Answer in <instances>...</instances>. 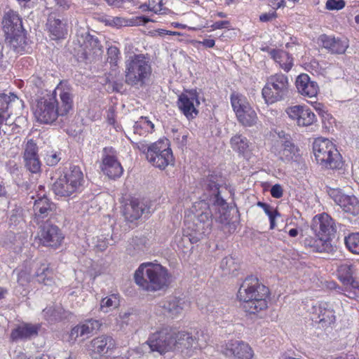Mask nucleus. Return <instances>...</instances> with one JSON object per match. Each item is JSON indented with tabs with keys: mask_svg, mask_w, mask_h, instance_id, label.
Returning a JSON list of instances; mask_svg holds the SVG:
<instances>
[{
	"mask_svg": "<svg viewBox=\"0 0 359 359\" xmlns=\"http://www.w3.org/2000/svg\"><path fill=\"white\" fill-rule=\"evenodd\" d=\"M192 215L184 221L186 229L182 242L191 244L198 243L210 233L212 228V211L205 201L195 202L191 209Z\"/></svg>",
	"mask_w": 359,
	"mask_h": 359,
	"instance_id": "obj_1",
	"label": "nucleus"
},
{
	"mask_svg": "<svg viewBox=\"0 0 359 359\" xmlns=\"http://www.w3.org/2000/svg\"><path fill=\"white\" fill-rule=\"evenodd\" d=\"M269 291L258 278L253 276L247 277L238 290V297L243 302V309L255 314L267 308L266 298Z\"/></svg>",
	"mask_w": 359,
	"mask_h": 359,
	"instance_id": "obj_2",
	"label": "nucleus"
},
{
	"mask_svg": "<svg viewBox=\"0 0 359 359\" xmlns=\"http://www.w3.org/2000/svg\"><path fill=\"white\" fill-rule=\"evenodd\" d=\"M134 279L143 290L151 292L165 289L171 283L167 269L151 262L142 264L136 270Z\"/></svg>",
	"mask_w": 359,
	"mask_h": 359,
	"instance_id": "obj_3",
	"label": "nucleus"
},
{
	"mask_svg": "<svg viewBox=\"0 0 359 359\" xmlns=\"http://www.w3.org/2000/svg\"><path fill=\"white\" fill-rule=\"evenodd\" d=\"M152 73L149 59L144 54L130 55L125 62V82L137 89L143 88Z\"/></svg>",
	"mask_w": 359,
	"mask_h": 359,
	"instance_id": "obj_4",
	"label": "nucleus"
},
{
	"mask_svg": "<svg viewBox=\"0 0 359 359\" xmlns=\"http://www.w3.org/2000/svg\"><path fill=\"white\" fill-rule=\"evenodd\" d=\"M84 182L83 173L78 165H72L53 185L54 193L60 196H69L79 191Z\"/></svg>",
	"mask_w": 359,
	"mask_h": 359,
	"instance_id": "obj_5",
	"label": "nucleus"
},
{
	"mask_svg": "<svg viewBox=\"0 0 359 359\" xmlns=\"http://www.w3.org/2000/svg\"><path fill=\"white\" fill-rule=\"evenodd\" d=\"M313 150L317 162L330 169L341 168L343 163L335 145L328 139L317 138L313 144Z\"/></svg>",
	"mask_w": 359,
	"mask_h": 359,
	"instance_id": "obj_6",
	"label": "nucleus"
},
{
	"mask_svg": "<svg viewBox=\"0 0 359 359\" xmlns=\"http://www.w3.org/2000/svg\"><path fill=\"white\" fill-rule=\"evenodd\" d=\"M288 93V78L283 74L270 76L262 91V97L268 104L284 100Z\"/></svg>",
	"mask_w": 359,
	"mask_h": 359,
	"instance_id": "obj_7",
	"label": "nucleus"
},
{
	"mask_svg": "<svg viewBox=\"0 0 359 359\" xmlns=\"http://www.w3.org/2000/svg\"><path fill=\"white\" fill-rule=\"evenodd\" d=\"M58 101L54 95L46 94L37 100L34 109V116L37 121L42 123H52L60 116L57 107Z\"/></svg>",
	"mask_w": 359,
	"mask_h": 359,
	"instance_id": "obj_8",
	"label": "nucleus"
},
{
	"mask_svg": "<svg viewBox=\"0 0 359 359\" xmlns=\"http://www.w3.org/2000/svg\"><path fill=\"white\" fill-rule=\"evenodd\" d=\"M197 337L191 333L185 331H180L172 333L173 349L172 351H179L185 353L189 356H191L194 351L197 349H201L206 346L205 339L199 338V332H197Z\"/></svg>",
	"mask_w": 359,
	"mask_h": 359,
	"instance_id": "obj_9",
	"label": "nucleus"
},
{
	"mask_svg": "<svg viewBox=\"0 0 359 359\" xmlns=\"http://www.w3.org/2000/svg\"><path fill=\"white\" fill-rule=\"evenodd\" d=\"M148 347L149 353L163 355L165 353L172 351V333L167 328L161 329L149 335L148 339L143 344V348Z\"/></svg>",
	"mask_w": 359,
	"mask_h": 359,
	"instance_id": "obj_10",
	"label": "nucleus"
},
{
	"mask_svg": "<svg viewBox=\"0 0 359 359\" xmlns=\"http://www.w3.org/2000/svg\"><path fill=\"white\" fill-rule=\"evenodd\" d=\"M231 103L239 123L248 127L252 126L256 123L257 114L245 97L233 93L231 95Z\"/></svg>",
	"mask_w": 359,
	"mask_h": 359,
	"instance_id": "obj_11",
	"label": "nucleus"
},
{
	"mask_svg": "<svg viewBox=\"0 0 359 359\" xmlns=\"http://www.w3.org/2000/svg\"><path fill=\"white\" fill-rule=\"evenodd\" d=\"M148 161L161 170L173 163L172 152L167 139L152 143V149L148 154Z\"/></svg>",
	"mask_w": 359,
	"mask_h": 359,
	"instance_id": "obj_12",
	"label": "nucleus"
},
{
	"mask_svg": "<svg viewBox=\"0 0 359 359\" xmlns=\"http://www.w3.org/2000/svg\"><path fill=\"white\" fill-rule=\"evenodd\" d=\"M355 266L352 264L344 263L338 268V277L343 283L342 291L350 299L359 298V282L354 279Z\"/></svg>",
	"mask_w": 359,
	"mask_h": 359,
	"instance_id": "obj_13",
	"label": "nucleus"
},
{
	"mask_svg": "<svg viewBox=\"0 0 359 359\" xmlns=\"http://www.w3.org/2000/svg\"><path fill=\"white\" fill-rule=\"evenodd\" d=\"M36 197L37 198L35 199L34 196H31V198L34 199L33 205L34 220L39 224L45 219L48 221L49 218L54 215L56 213L57 206L45 194H37Z\"/></svg>",
	"mask_w": 359,
	"mask_h": 359,
	"instance_id": "obj_14",
	"label": "nucleus"
},
{
	"mask_svg": "<svg viewBox=\"0 0 359 359\" xmlns=\"http://www.w3.org/2000/svg\"><path fill=\"white\" fill-rule=\"evenodd\" d=\"M101 326L99 320L95 319H87L72 328L67 335L66 341L69 344H74L78 339L83 341L90 337L93 333L98 330Z\"/></svg>",
	"mask_w": 359,
	"mask_h": 359,
	"instance_id": "obj_15",
	"label": "nucleus"
},
{
	"mask_svg": "<svg viewBox=\"0 0 359 359\" xmlns=\"http://www.w3.org/2000/svg\"><path fill=\"white\" fill-rule=\"evenodd\" d=\"M103 53L102 46L97 38L88 34L77 52L78 60L92 62L99 59Z\"/></svg>",
	"mask_w": 359,
	"mask_h": 359,
	"instance_id": "obj_16",
	"label": "nucleus"
},
{
	"mask_svg": "<svg viewBox=\"0 0 359 359\" xmlns=\"http://www.w3.org/2000/svg\"><path fill=\"white\" fill-rule=\"evenodd\" d=\"M38 237L43 246L55 250L61 245L65 238L58 226L49 223H45L40 227Z\"/></svg>",
	"mask_w": 359,
	"mask_h": 359,
	"instance_id": "obj_17",
	"label": "nucleus"
},
{
	"mask_svg": "<svg viewBox=\"0 0 359 359\" xmlns=\"http://www.w3.org/2000/svg\"><path fill=\"white\" fill-rule=\"evenodd\" d=\"M101 169L109 178H117L122 175L123 169L117 159L116 150L112 147L103 149Z\"/></svg>",
	"mask_w": 359,
	"mask_h": 359,
	"instance_id": "obj_18",
	"label": "nucleus"
},
{
	"mask_svg": "<svg viewBox=\"0 0 359 359\" xmlns=\"http://www.w3.org/2000/svg\"><path fill=\"white\" fill-rule=\"evenodd\" d=\"M50 95L55 97L58 95L60 102L57 107L60 111V116L67 115L72 109L74 104V89L71 85L66 81H61Z\"/></svg>",
	"mask_w": 359,
	"mask_h": 359,
	"instance_id": "obj_19",
	"label": "nucleus"
},
{
	"mask_svg": "<svg viewBox=\"0 0 359 359\" xmlns=\"http://www.w3.org/2000/svg\"><path fill=\"white\" fill-rule=\"evenodd\" d=\"M222 353L229 359H252L253 351L242 341H229L221 348Z\"/></svg>",
	"mask_w": 359,
	"mask_h": 359,
	"instance_id": "obj_20",
	"label": "nucleus"
},
{
	"mask_svg": "<svg viewBox=\"0 0 359 359\" xmlns=\"http://www.w3.org/2000/svg\"><path fill=\"white\" fill-rule=\"evenodd\" d=\"M328 194L344 212L353 215L359 214V201L355 196L346 195L339 189H330Z\"/></svg>",
	"mask_w": 359,
	"mask_h": 359,
	"instance_id": "obj_21",
	"label": "nucleus"
},
{
	"mask_svg": "<svg viewBox=\"0 0 359 359\" xmlns=\"http://www.w3.org/2000/svg\"><path fill=\"white\" fill-rule=\"evenodd\" d=\"M311 230L319 236L329 238L336 232L337 227L332 218L326 213L316 215L312 221Z\"/></svg>",
	"mask_w": 359,
	"mask_h": 359,
	"instance_id": "obj_22",
	"label": "nucleus"
},
{
	"mask_svg": "<svg viewBox=\"0 0 359 359\" xmlns=\"http://www.w3.org/2000/svg\"><path fill=\"white\" fill-rule=\"evenodd\" d=\"M285 112L299 126H309L316 121L315 114L309 108L302 105L290 107Z\"/></svg>",
	"mask_w": 359,
	"mask_h": 359,
	"instance_id": "obj_23",
	"label": "nucleus"
},
{
	"mask_svg": "<svg viewBox=\"0 0 359 359\" xmlns=\"http://www.w3.org/2000/svg\"><path fill=\"white\" fill-rule=\"evenodd\" d=\"M271 151L280 161L285 163L298 161L299 149L292 141H286L285 143L273 144Z\"/></svg>",
	"mask_w": 359,
	"mask_h": 359,
	"instance_id": "obj_24",
	"label": "nucleus"
},
{
	"mask_svg": "<svg viewBox=\"0 0 359 359\" xmlns=\"http://www.w3.org/2000/svg\"><path fill=\"white\" fill-rule=\"evenodd\" d=\"M312 313L317 316L316 321L321 323L323 327L329 326L335 321V312L333 305L329 302H318L313 306Z\"/></svg>",
	"mask_w": 359,
	"mask_h": 359,
	"instance_id": "obj_25",
	"label": "nucleus"
},
{
	"mask_svg": "<svg viewBox=\"0 0 359 359\" xmlns=\"http://www.w3.org/2000/svg\"><path fill=\"white\" fill-rule=\"evenodd\" d=\"M318 41L320 44L332 54H343L348 47V41L346 38L322 34Z\"/></svg>",
	"mask_w": 359,
	"mask_h": 359,
	"instance_id": "obj_26",
	"label": "nucleus"
},
{
	"mask_svg": "<svg viewBox=\"0 0 359 359\" xmlns=\"http://www.w3.org/2000/svg\"><path fill=\"white\" fill-rule=\"evenodd\" d=\"M185 301L177 297H168L161 301L158 306L163 309V313L171 318L177 317L184 309Z\"/></svg>",
	"mask_w": 359,
	"mask_h": 359,
	"instance_id": "obj_27",
	"label": "nucleus"
},
{
	"mask_svg": "<svg viewBox=\"0 0 359 359\" xmlns=\"http://www.w3.org/2000/svg\"><path fill=\"white\" fill-rule=\"evenodd\" d=\"M296 87L299 94L311 99L316 97L319 90L317 83L311 81L306 74H302L297 76Z\"/></svg>",
	"mask_w": 359,
	"mask_h": 359,
	"instance_id": "obj_28",
	"label": "nucleus"
},
{
	"mask_svg": "<svg viewBox=\"0 0 359 359\" xmlns=\"http://www.w3.org/2000/svg\"><path fill=\"white\" fill-rule=\"evenodd\" d=\"M40 325L22 323L16 326L11 333V339L13 341L29 340L38 335Z\"/></svg>",
	"mask_w": 359,
	"mask_h": 359,
	"instance_id": "obj_29",
	"label": "nucleus"
},
{
	"mask_svg": "<svg viewBox=\"0 0 359 359\" xmlns=\"http://www.w3.org/2000/svg\"><path fill=\"white\" fill-rule=\"evenodd\" d=\"M22 101L13 93H11L10 95L5 93H0V125L4 122L6 123V125L11 124L8 122V119L13 113L11 109L14 104L18 105Z\"/></svg>",
	"mask_w": 359,
	"mask_h": 359,
	"instance_id": "obj_30",
	"label": "nucleus"
},
{
	"mask_svg": "<svg viewBox=\"0 0 359 359\" xmlns=\"http://www.w3.org/2000/svg\"><path fill=\"white\" fill-rule=\"evenodd\" d=\"M5 41L7 46L15 53L22 54L26 51L28 41L25 29L6 34Z\"/></svg>",
	"mask_w": 359,
	"mask_h": 359,
	"instance_id": "obj_31",
	"label": "nucleus"
},
{
	"mask_svg": "<svg viewBox=\"0 0 359 359\" xmlns=\"http://www.w3.org/2000/svg\"><path fill=\"white\" fill-rule=\"evenodd\" d=\"M194 102L199 104L197 96L195 94H182L178 97L177 106L180 110L187 118L196 117L198 113L194 106Z\"/></svg>",
	"mask_w": 359,
	"mask_h": 359,
	"instance_id": "obj_32",
	"label": "nucleus"
},
{
	"mask_svg": "<svg viewBox=\"0 0 359 359\" xmlns=\"http://www.w3.org/2000/svg\"><path fill=\"white\" fill-rule=\"evenodd\" d=\"M305 247L310 248L313 252H330L333 250V246L329 238H324L315 234V237L309 236L304 239Z\"/></svg>",
	"mask_w": 359,
	"mask_h": 359,
	"instance_id": "obj_33",
	"label": "nucleus"
},
{
	"mask_svg": "<svg viewBox=\"0 0 359 359\" xmlns=\"http://www.w3.org/2000/svg\"><path fill=\"white\" fill-rule=\"evenodd\" d=\"M2 24L6 35L25 29L22 26V19L18 13L13 11H9L5 13Z\"/></svg>",
	"mask_w": 359,
	"mask_h": 359,
	"instance_id": "obj_34",
	"label": "nucleus"
},
{
	"mask_svg": "<svg viewBox=\"0 0 359 359\" xmlns=\"http://www.w3.org/2000/svg\"><path fill=\"white\" fill-rule=\"evenodd\" d=\"M149 208L143 201L133 199L126 208L125 217L128 221L133 222L138 219L143 214H149Z\"/></svg>",
	"mask_w": 359,
	"mask_h": 359,
	"instance_id": "obj_35",
	"label": "nucleus"
},
{
	"mask_svg": "<svg viewBox=\"0 0 359 359\" xmlns=\"http://www.w3.org/2000/svg\"><path fill=\"white\" fill-rule=\"evenodd\" d=\"M219 177L217 175H210L203 180V186L208 192L209 197H213L214 203L219 205L224 204V201L220 197Z\"/></svg>",
	"mask_w": 359,
	"mask_h": 359,
	"instance_id": "obj_36",
	"label": "nucleus"
},
{
	"mask_svg": "<svg viewBox=\"0 0 359 359\" xmlns=\"http://www.w3.org/2000/svg\"><path fill=\"white\" fill-rule=\"evenodd\" d=\"M92 351L100 356L106 355L114 348V341L109 336L102 335L93 339L91 341Z\"/></svg>",
	"mask_w": 359,
	"mask_h": 359,
	"instance_id": "obj_37",
	"label": "nucleus"
},
{
	"mask_svg": "<svg viewBox=\"0 0 359 359\" xmlns=\"http://www.w3.org/2000/svg\"><path fill=\"white\" fill-rule=\"evenodd\" d=\"M46 27L53 39L63 38L67 34L66 24L57 18L55 13L48 15Z\"/></svg>",
	"mask_w": 359,
	"mask_h": 359,
	"instance_id": "obj_38",
	"label": "nucleus"
},
{
	"mask_svg": "<svg viewBox=\"0 0 359 359\" xmlns=\"http://www.w3.org/2000/svg\"><path fill=\"white\" fill-rule=\"evenodd\" d=\"M232 149L243 156H248L251 151L252 144L248 138L241 135L236 134L230 140Z\"/></svg>",
	"mask_w": 359,
	"mask_h": 359,
	"instance_id": "obj_39",
	"label": "nucleus"
},
{
	"mask_svg": "<svg viewBox=\"0 0 359 359\" xmlns=\"http://www.w3.org/2000/svg\"><path fill=\"white\" fill-rule=\"evenodd\" d=\"M43 316L49 323H55L57 321L69 318L70 313L65 311L61 306H49L43 310Z\"/></svg>",
	"mask_w": 359,
	"mask_h": 359,
	"instance_id": "obj_40",
	"label": "nucleus"
},
{
	"mask_svg": "<svg viewBox=\"0 0 359 359\" xmlns=\"http://www.w3.org/2000/svg\"><path fill=\"white\" fill-rule=\"evenodd\" d=\"M270 55L283 70L289 72L291 69L293 65V58L287 52L273 49L270 52Z\"/></svg>",
	"mask_w": 359,
	"mask_h": 359,
	"instance_id": "obj_41",
	"label": "nucleus"
},
{
	"mask_svg": "<svg viewBox=\"0 0 359 359\" xmlns=\"http://www.w3.org/2000/svg\"><path fill=\"white\" fill-rule=\"evenodd\" d=\"M154 129V124L147 117L142 116L133 126V135L147 136L151 133Z\"/></svg>",
	"mask_w": 359,
	"mask_h": 359,
	"instance_id": "obj_42",
	"label": "nucleus"
},
{
	"mask_svg": "<svg viewBox=\"0 0 359 359\" xmlns=\"http://www.w3.org/2000/svg\"><path fill=\"white\" fill-rule=\"evenodd\" d=\"M220 269L223 275H236V272L239 269V264L235 259L231 256L225 257L220 263Z\"/></svg>",
	"mask_w": 359,
	"mask_h": 359,
	"instance_id": "obj_43",
	"label": "nucleus"
},
{
	"mask_svg": "<svg viewBox=\"0 0 359 359\" xmlns=\"http://www.w3.org/2000/svg\"><path fill=\"white\" fill-rule=\"evenodd\" d=\"M51 275L52 272L46 263L41 264L35 273L37 281L46 285H50L52 283Z\"/></svg>",
	"mask_w": 359,
	"mask_h": 359,
	"instance_id": "obj_44",
	"label": "nucleus"
},
{
	"mask_svg": "<svg viewBox=\"0 0 359 359\" xmlns=\"http://www.w3.org/2000/svg\"><path fill=\"white\" fill-rule=\"evenodd\" d=\"M119 299L116 294H111L103 298L100 302V309L104 313H107L112 309L118 307Z\"/></svg>",
	"mask_w": 359,
	"mask_h": 359,
	"instance_id": "obj_45",
	"label": "nucleus"
},
{
	"mask_svg": "<svg viewBox=\"0 0 359 359\" xmlns=\"http://www.w3.org/2000/svg\"><path fill=\"white\" fill-rule=\"evenodd\" d=\"M344 242L351 252L359 254V233H352L345 237Z\"/></svg>",
	"mask_w": 359,
	"mask_h": 359,
	"instance_id": "obj_46",
	"label": "nucleus"
},
{
	"mask_svg": "<svg viewBox=\"0 0 359 359\" xmlns=\"http://www.w3.org/2000/svg\"><path fill=\"white\" fill-rule=\"evenodd\" d=\"M26 168L32 173H37L41 170V162L39 155L23 158Z\"/></svg>",
	"mask_w": 359,
	"mask_h": 359,
	"instance_id": "obj_47",
	"label": "nucleus"
},
{
	"mask_svg": "<svg viewBox=\"0 0 359 359\" xmlns=\"http://www.w3.org/2000/svg\"><path fill=\"white\" fill-rule=\"evenodd\" d=\"M100 20L106 25L117 28L121 27L124 25H128L127 20L120 17L102 16Z\"/></svg>",
	"mask_w": 359,
	"mask_h": 359,
	"instance_id": "obj_48",
	"label": "nucleus"
},
{
	"mask_svg": "<svg viewBox=\"0 0 359 359\" xmlns=\"http://www.w3.org/2000/svg\"><path fill=\"white\" fill-rule=\"evenodd\" d=\"M23 158L38 155V147L32 139L27 140L23 144Z\"/></svg>",
	"mask_w": 359,
	"mask_h": 359,
	"instance_id": "obj_49",
	"label": "nucleus"
},
{
	"mask_svg": "<svg viewBox=\"0 0 359 359\" xmlns=\"http://www.w3.org/2000/svg\"><path fill=\"white\" fill-rule=\"evenodd\" d=\"M17 273V281L20 285H25L30 282L32 275L29 269L26 266L24 269H17L14 273Z\"/></svg>",
	"mask_w": 359,
	"mask_h": 359,
	"instance_id": "obj_50",
	"label": "nucleus"
},
{
	"mask_svg": "<svg viewBox=\"0 0 359 359\" xmlns=\"http://www.w3.org/2000/svg\"><path fill=\"white\" fill-rule=\"evenodd\" d=\"M135 137H133V140L130 139V141L133 144L134 148H137L141 152L146 155V158L148 160V154L152 149V144H148L145 141H136Z\"/></svg>",
	"mask_w": 359,
	"mask_h": 359,
	"instance_id": "obj_51",
	"label": "nucleus"
},
{
	"mask_svg": "<svg viewBox=\"0 0 359 359\" xmlns=\"http://www.w3.org/2000/svg\"><path fill=\"white\" fill-rule=\"evenodd\" d=\"M60 153L56 151H48L44 157V161L48 166L56 165L61 159Z\"/></svg>",
	"mask_w": 359,
	"mask_h": 359,
	"instance_id": "obj_52",
	"label": "nucleus"
},
{
	"mask_svg": "<svg viewBox=\"0 0 359 359\" xmlns=\"http://www.w3.org/2000/svg\"><path fill=\"white\" fill-rule=\"evenodd\" d=\"M345 1L344 0H327L325 8L330 11H339L344 8Z\"/></svg>",
	"mask_w": 359,
	"mask_h": 359,
	"instance_id": "obj_53",
	"label": "nucleus"
},
{
	"mask_svg": "<svg viewBox=\"0 0 359 359\" xmlns=\"http://www.w3.org/2000/svg\"><path fill=\"white\" fill-rule=\"evenodd\" d=\"M275 133L277 135V140H275L273 144L285 143L286 141H292L291 135L289 133H286L283 130H276Z\"/></svg>",
	"mask_w": 359,
	"mask_h": 359,
	"instance_id": "obj_54",
	"label": "nucleus"
},
{
	"mask_svg": "<svg viewBox=\"0 0 359 359\" xmlns=\"http://www.w3.org/2000/svg\"><path fill=\"white\" fill-rule=\"evenodd\" d=\"M120 51L116 46H111L107 50V60L111 64H115L117 62Z\"/></svg>",
	"mask_w": 359,
	"mask_h": 359,
	"instance_id": "obj_55",
	"label": "nucleus"
},
{
	"mask_svg": "<svg viewBox=\"0 0 359 359\" xmlns=\"http://www.w3.org/2000/svg\"><path fill=\"white\" fill-rule=\"evenodd\" d=\"M163 0H149V5L151 8V11L156 14L161 13L163 11Z\"/></svg>",
	"mask_w": 359,
	"mask_h": 359,
	"instance_id": "obj_56",
	"label": "nucleus"
},
{
	"mask_svg": "<svg viewBox=\"0 0 359 359\" xmlns=\"http://www.w3.org/2000/svg\"><path fill=\"white\" fill-rule=\"evenodd\" d=\"M299 0H287L293 4L298 2ZM270 6L275 9L286 6L287 0H269Z\"/></svg>",
	"mask_w": 359,
	"mask_h": 359,
	"instance_id": "obj_57",
	"label": "nucleus"
},
{
	"mask_svg": "<svg viewBox=\"0 0 359 359\" xmlns=\"http://www.w3.org/2000/svg\"><path fill=\"white\" fill-rule=\"evenodd\" d=\"M257 206L262 208L263 210L264 211L265 214L269 217L270 215L276 213V211H278L276 209H275L273 207L270 205L268 203L259 201L257 203Z\"/></svg>",
	"mask_w": 359,
	"mask_h": 359,
	"instance_id": "obj_58",
	"label": "nucleus"
},
{
	"mask_svg": "<svg viewBox=\"0 0 359 359\" xmlns=\"http://www.w3.org/2000/svg\"><path fill=\"white\" fill-rule=\"evenodd\" d=\"M8 52L6 50L4 43L0 41V67H4L7 62Z\"/></svg>",
	"mask_w": 359,
	"mask_h": 359,
	"instance_id": "obj_59",
	"label": "nucleus"
},
{
	"mask_svg": "<svg viewBox=\"0 0 359 359\" xmlns=\"http://www.w3.org/2000/svg\"><path fill=\"white\" fill-rule=\"evenodd\" d=\"M270 192L273 198H280L283 196V188L280 184H276L272 186Z\"/></svg>",
	"mask_w": 359,
	"mask_h": 359,
	"instance_id": "obj_60",
	"label": "nucleus"
},
{
	"mask_svg": "<svg viewBox=\"0 0 359 359\" xmlns=\"http://www.w3.org/2000/svg\"><path fill=\"white\" fill-rule=\"evenodd\" d=\"M153 20H151L149 18L146 16H140L137 17L135 19L132 20L129 25H145L148 23L149 22H152Z\"/></svg>",
	"mask_w": 359,
	"mask_h": 359,
	"instance_id": "obj_61",
	"label": "nucleus"
},
{
	"mask_svg": "<svg viewBox=\"0 0 359 359\" xmlns=\"http://www.w3.org/2000/svg\"><path fill=\"white\" fill-rule=\"evenodd\" d=\"M229 25V22L227 20L218 21L212 24L210 27L212 30L223 29Z\"/></svg>",
	"mask_w": 359,
	"mask_h": 359,
	"instance_id": "obj_62",
	"label": "nucleus"
},
{
	"mask_svg": "<svg viewBox=\"0 0 359 359\" xmlns=\"http://www.w3.org/2000/svg\"><path fill=\"white\" fill-rule=\"evenodd\" d=\"M144 238H135L133 239V243L137 245V250L138 251H142L144 245Z\"/></svg>",
	"mask_w": 359,
	"mask_h": 359,
	"instance_id": "obj_63",
	"label": "nucleus"
},
{
	"mask_svg": "<svg viewBox=\"0 0 359 359\" xmlns=\"http://www.w3.org/2000/svg\"><path fill=\"white\" fill-rule=\"evenodd\" d=\"M57 6L63 8L67 9L69 8V0H53Z\"/></svg>",
	"mask_w": 359,
	"mask_h": 359,
	"instance_id": "obj_64",
	"label": "nucleus"
}]
</instances>
